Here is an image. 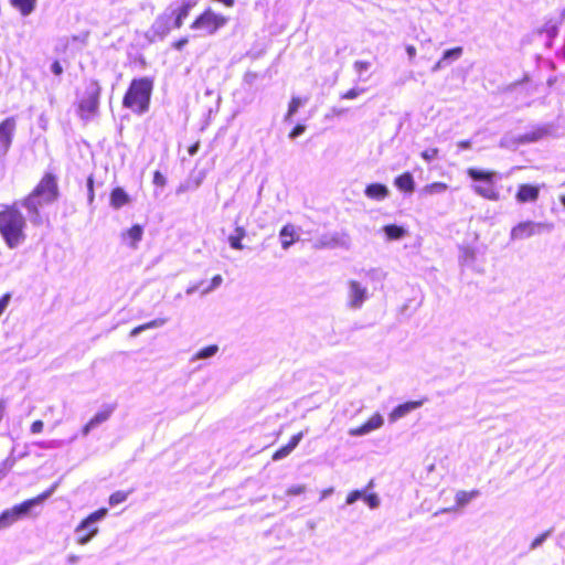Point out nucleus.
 <instances>
[{
	"mask_svg": "<svg viewBox=\"0 0 565 565\" xmlns=\"http://www.w3.org/2000/svg\"><path fill=\"white\" fill-rule=\"evenodd\" d=\"M57 196V180L53 174L46 173L34 190L21 201V205L28 211L30 222L34 225H41L43 220L39 209L53 203Z\"/></svg>",
	"mask_w": 565,
	"mask_h": 565,
	"instance_id": "obj_1",
	"label": "nucleus"
},
{
	"mask_svg": "<svg viewBox=\"0 0 565 565\" xmlns=\"http://www.w3.org/2000/svg\"><path fill=\"white\" fill-rule=\"evenodd\" d=\"M25 218L18 209V203L0 212V234L10 248H15L25 239Z\"/></svg>",
	"mask_w": 565,
	"mask_h": 565,
	"instance_id": "obj_2",
	"label": "nucleus"
},
{
	"mask_svg": "<svg viewBox=\"0 0 565 565\" xmlns=\"http://www.w3.org/2000/svg\"><path fill=\"white\" fill-rule=\"evenodd\" d=\"M153 84L148 77L135 78L126 92L122 105L134 113L141 115L148 111Z\"/></svg>",
	"mask_w": 565,
	"mask_h": 565,
	"instance_id": "obj_3",
	"label": "nucleus"
},
{
	"mask_svg": "<svg viewBox=\"0 0 565 565\" xmlns=\"http://www.w3.org/2000/svg\"><path fill=\"white\" fill-rule=\"evenodd\" d=\"M58 483L55 482L51 486L50 489L39 494L38 497L26 500L19 505L13 507L12 509L6 510L0 515V529H4L13 524L23 515H26L32 508L43 503L46 499H49L57 489Z\"/></svg>",
	"mask_w": 565,
	"mask_h": 565,
	"instance_id": "obj_4",
	"label": "nucleus"
},
{
	"mask_svg": "<svg viewBox=\"0 0 565 565\" xmlns=\"http://www.w3.org/2000/svg\"><path fill=\"white\" fill-rule=\"evenodd\" d=\"M467 175L471 180L480 182V184L473 185V191L476 194L489 201H498L500 199V193L494 183V179L497 177L495 171L468 168Z\"/></svg>",
	"mask_w": 565,
	"mask_h": 565,
	"instance_id": "obj_5",
	"label": "nucleus"
},
{
	"mask_svg": "<svg viewBox=\"0 0 565 565\" xmlns=\"http://www.w3.org/2000/svg\"><path fill=\"white\" fill-rule=\"evenodd\" d=\"M100 90L97 81H90L87 84L77 106V114L81 119L88 121L98 114Z\"/></svg>",
	"mask_w": 565,
	"mask_h": 565,
	"instance_id": "obj_6",
	"label": "nucleus"
},
{
	"mask_svg": "<svg viewBox=\"0 0 565 565\" xmlns=\"http://www.w3.org/2000/svg\"><path fill=\"white\" fill-rule=\"evenodd\" d=\"M106 515L107 509L102 508L83 520L75 529V533L77 534V543L81 545L87 544L98 532L96 523L103 520Z\"/></svg>",
	"mask_w": 565,
	"mask_h": 565,
	"instance_id": "obj_7",
	"label": "nucleus"
},
{
	"mask_svg": "<svg viewBox=\"0 0 565 565\" xmlns=\"http://www.w3.org/2000/svg\"><path fill=\"white\" fill-rule=\"evenodd\" d=\"M225 23V17L207 9L192 22L190 28L192 30L201 31L204 35H212Z\"/></svg>",
	"mask_w": 565,
	"mask_h": 565,
	"instance_id": "obj_8",
	"label": "nucleus"
},
{
	"mask_svg": "<svg viewBox=\"0 0 565 565\" xmlns=\"http://www.w3.org/2000/svg\"><path fill=\"white\" fill-rule=\"evenodd\" d=\"M545 228H550V226L544 223L524 221L512 227L510 236L513 241L525 239L540 234Z\"/></svg>",
	"mask_w": 565,
	"mask_h": 565,
	"instance_id": "obj_9",
	"label": "nucleus"
},
{
	"mask_svg": "<svg viewBox=\"0 0 565 565\" xmlns=\"http://www.w3.org/2000/svg\"><path fill=\"white\" fill-rule=\"evenodd\" d=\"M15 119L9 117L0 124V157H4L10 149L15 131Z\"/></svg>",
	"mask_w": 565,
	"mask_h": 565,
	"instance_id": "obj_10",
	"label": "nucleus"
},
{
	"mask_svg": "<svg viewBox=\"0 0 565 565\" xmlns=\"http://www.w3.org/2000/svg\"><path fill=\"white\" fill-rule=\"evenodd\" d=\"M173 18L174 13H170L168 9L162 14L157 17L151 26V32L153 35L158 36L159 39H163L171 31V29L174 28Z\"/></svg>",
	"mask_w": 565,
	"mask_h": 565,
	"instance_id": "obj_11",
	"label": "nucleus"
},
{
	"mask_svg": "<svg viewBox=\"0 0 565 565\" xmlns=\"http://www.w3.org/2000/svg\"><path fill=\"white\" fill-rule=\"evenodd\" d=\"M425 401H426V398H422V399H417V401H408V402L397 405L388 414L390 420L391 422L398 420L399 418L406 416L411 412L419 408L425 403Z\"/></svg>",
	"mask_w": 565,
	"mask_h": 565,
	"instance_id": "obj_12",
	"label": "nucleus"
},
{
	"mask_svg": "<svg viewBox=\"0 0 565 565\" xmlns=\"http://www.w3.org/2000/svg\"><path fill=\"white\" fill-rule=\"evenodd\" d=\"M383 417L381 414H373L365 423L361 426L350 429L349 434L351 436H361L369 434L375 429H379L383 425Z\"/></svg>",
	"mask_w": 565,
	"mask_h": 565,
	"instance_id": "obj_13",
	"label": "nucleus"
},
{
	"mask_svg": "<svg viewBox=\"0 0 565 565\" xmlns=\"http://www.w3.org/2000/svg\"><path fill=\"white\" fill-rule=\"evenodd\" d=\"M540 195V188L537 185L523 183L520 184L515 194L519 203L535 202Z\"/></svg>",
	"mask_w": 565,
	"mask_h": 565,
	"instance_id": "obj_14",
	"label": "nucleus"
},
{
	"mask_svg": "<svg viewBox=\"0 0 565 565\" xmlns=\"http://www.w3.org/2000/svg\"><path fill=\"white\" fill-rule=\"evenodd\" d=\"M196 4V0H188L184 2L181 7L178 9H171L169 8L168 11L170 13H174V22L173 25L175 29H179L182 26L184 19L188 18L191 9Z\"/></svg>",
	"mask_w": 565,
	"mask_h": 565,
	"instance_id": "obj_15",
	"label": "nucleus"
},
{
	"mask_svg": "<svg viewBox=\"0 0 565 565\" xmlns=\"http://www.w3.org/2000/svg\"><path fill=\"white\" fill-rule=\"evenodd\" d=\"M350 285V306L353 308H359L362 306L363 301L366 298V289L360 285V282L355 280H351Z\"/></svg>",
	"mask_w": 565,
	"mask_h": 565,
	"instance_id": "obj_16",
	"label": "nucleus"
},
{
	"mask_svg": "<svg viewBox=\"0 0 565 565\" xmlns=\"http://www.w3.org/2000/svg\"><path fill=\"white\" fill-rule=\"evenodd\" d=\"M302 436H303L302 431H299L296 435H294L286 445L279 447L273 454V459L280 460V459L287 457L298 446V444L302 439Z\"/></svg>",
	"mask_w": 565,
	"mask_h": 565,
	"instance_id": "obj_17",
	"label": "nucleus"
},
{
	"mask_svg": "<svg viewBox=\"0 0 565 565\" xmlns=\"http://www.w3.org/2000/svg\"><path fill=\"white\" fill-rule=\"evenodd\" d=\"M364 193L371 200L382 201L387 198L390 191L385 184L371 183L365 186Z\"/></svg>",
	"mask_w": 565,
	"mask_h": 565,
	"instance_id": "obj_18",
	"label": "nucleus"
},
{
	"mask_svg": "<svg viewBox=\"0 0 565 565\" xmlns=\"http://www.w3.org/2000/svg\"><path fill=\"white\" fill-rule=\"evenodd\" d=\"M395 186L405 193H412L415 190L414 178L411 172H404L394 179Z\"/></svg>",
	"mask_w": 565,
	"mask_h": 565,
	"instance_id": "obj_19",
	"label": "nucleus"
},
{
	"mask_svg": "<svg viewBox=\"0 0 565 565\" xmlns=\"http://www.w3.org/2000/svg\"><path fill=\"white\" fill-rule=\"evenodd\" d=\"M547 134H548V129L540 126L529 132L520 135L516 138V142L518 143L535 142V141L542 139L543 137H545Z\"/></svg>",
	"mask_w": 565,
	"mask_h": 565,
	"instance_id": "obj_20",
	"label": "nucleus"
},
{
	"mask_svg": "<svg viewBox=\"0 0 565 565\" xmlns=\"http://www.w3.org/2000/svg\"><path fill=\"white\" fill-rule=\"evenodd\" d=\"M279 236H280V242H281V246L284 248H288L290 245H292L298 236H297V232H296V228L294 225L291 224H287L285 225L281 230H280V233H279Z\"/></svg>",
	"mask_w": 565,
	"mask_h": 565,
	"instance_id": "obj_21",
	"label": "nucleus"
},
{
	"mask_svg": "<svg viewBox=\"0 0 565 565\" xmlns=\"http://www.w3.org/2000/svg\"><path fill=\"white\" fill-rule=\"evenodd\" d=\"M143 230L140 225H134L126 232L121 234V237L125 242H127L131 247H136L138 242L142 238Z\"/></svg>",
	"mask_w": 565,
	"mask_h": 565,
	"instance_id": "obj_22",
	"label": "nucleus"
},
{
	"mask_svg": "<svg viewBox=\"0 0 565 565\" xmlns=\"http://www.w3.org/2000/svg\"><path fill=\"white\" fill-rule=\"evenodd\" d=\"M129 203V196L121 188H116L110 194V205L114 209H120L121 206Z\"/></svg>",
	"mask_w": 565,
	"mask_h": 565,
	"instance_id": "obj_23",
	"label": "nucleus"
},
{
	"mask_svg": "<svg viewBox=\"0 0 565 565\" xmlns=\"http://www.w3.org/2000/svg\"><path fill=\"white\" fill-rule=\"evenodd\" d=\"M166 323H167L166 318H158V319L151 320L147 323H143V324H140V326L134 328L130 332V337H137L142 331H146L148 329H153V328H160V327L164 326Z\"/></svg>",
	"mask_w": 565,
	"mask_h": 565,
	"instance_id": "obj_24",
	"label": "nucleus"
},
{
	"mask_svg": "<svg viewBox=\"0 0 565 565\" xmlns=\"http://www.w3.org/2000/svg\"><path fill=\"white\" fill-rule=\"evenodd\" d=\"M11 4L17 8L22 15H29L35 8L36 0H10Z\"/></svg>",
	"mask_w": 565,
	"mask_h": 565,
	"instance_id": "obj_25",
	"label": "nucleus"
},
{
	"mask_svg": "<svg viewBox=\"0 0 565 565\" xmlns=\"http://www.w3.org/2000/svg\"><path fill=\"white\" fill-rule=\"evenodd\" d=\"M386 237L391 241H396L405 236L406 231L396 224H388L383 227Z\"/></svg>",
	"mask_w": 565,
	"mask_h": 565,
	"instance_id": "obj_26",
	"label": "nucleus"
},
{
	"mask_svg": "<svg viewBox=\"0 0 565 565\" xmlns=\"http://www.w3.org/2000/svg\"><path fill=\"white\" fill-rule=\"evenodd\" d=\"M462 54V47L456 46L444 52L443 57L435 64L434 70L441 67L443 63L448 58H459Z\"/></svg>",
	"mask_w": 565,
	"mask_h": 565,
	"instance_id": "obj_27",
	"label": "nucleus"
},
{
	"mask_svg": "<svg viewBox=\"0 0 565 565\" xmlns=\"http://www.w3.org/2000/svg\"><path fill=\"white\" fill-rule=\"evenodd\" d=\"M479 494L478 490H471V491H458L456 493V503L457 507H463L467 503H469L473 498H476Z\"/></svg>",
	"mask_w": 565,
	"mask_h": 565,
	"instance_id": "obj_28",
	"label": "nucleus"
},
{
	"mask_svg": "<svg viewBox=\"0 0 565 565\" xmlns=\"http://www.w3.org/2000/svg\"><path fill=\"white\" fill-rule=\"evenodd\" d=\"M218 351V347L216 344H212V345H209L206 348H203L201 349L200 351H198L192 360L195 361V360H204V359H210L212 356H214Z\"/></svg>",
	"mask_w": 565,
	"mask_h": 565,
	"instance_id": "obj_29",
	"label": "nucleus"
},
{
	"mask_svg": "<svg viewBox=\"0 0 565 565\" xmlns=\"http://www.w3.org/2000/svg\"><path fill=\"white\" fill-rule=\"evenodd\" d=\"M306 99H301L300 97H292L288 104V110L285 115V120L290 121L292 116L297 113L298 108L305 103Z\"/></svg>",
	"mask_w": 565,
	"mask_h": 565,
	"instance_id": "obj_30",
	"label": "nucleus"
},
{
	"mask_svg": "<svg viewBox=\"0 0 565 565\" xmlns=\"http://www.w3.org/2000/svg\"><path fill=\"white\" fill-rule=\"evenodd\" d=\"M115 406L108 405L104 407L102 411L97 412L92 420L98 426L102 423L106 422L110 415L113 414Z\"/></svg>",
	"mask_w": 565,
	"mask_h": 565,
	"instance_id": "obj_31",
	"label": "nucleus"
},
{
	"mask_svg": "<svg viewBox=\"0 0 565 565\" xmlns=\"http://www.w3.org/2000/svg\"><path fill=\"white\" fill-rule=\"evenodd\" d=\"M448 189V185L444 182H433L426 184L423 189V192L426 194H435L445 192Z\"/></svg>",
	"mask_w": 565,
	"mask_h": 565,
	"instance_id": "obj_32",
	"label": "nucleus"
},
{
	"mask_svg": "<svg viewBox=\"0 0 565 565\" xmlns=\"http://www.w3.org/2000/svg\"><path fill=\"white\" fill-rule=\"evenodd\" d=\"M244 235H245L244 228L243 227H237L235 230V234H232V235L228 236L230 245L233 248L241 249L242 248L241 239L244 237Z\"/></svg>",
	"mask_w": 565,
	"mask_h": 565,
	"instance_id": "obj_33",
	"label": "nucleus"
},
{
	"mask_svg": "<svg viewBox=\"0 0 565 565\" xmlns=\"http://www.w3.org/2000/svg\"><path fill=\"white\" fill-rule=\"evenodd\" d=\"M129 492L116 491L109 497V504L111 507L122 503L127 500Z\"/></svg>",
	"mask_w": 565,
	"mask_h": 565,
	"instance_id": "obj_34",
	"label": "nucleus"
},
{
	"mask_svg": "<svg viewBox=\"0 0 565 565\" xmlns=\"http://www.w3.org/2000/svg\"><path fill=\"white\" fill-rule=\"evenodd\" d=\"M364 92V88L359 87H352L348 89L347 92L342 93L340 95L341 99H355L358 98L362 93Z\"/></svg>",
	"mask_w": 565,
	"mask_h": 565,
	"instance_id": "obj_35",
	"label": "nucleus"
},
{
	"mask_svg": "<svg viewBox=\"0 0 565 565\" xmlns=\"http://www.w3.org/2000/svg\"><path fill=\"white\" fill-rule=\"evenodd\" d=\"M223 281V278L221 275H216L212 278L211 282L202 289V295H206L217 288Z\"/></svg>",
	"mask_w": 565,
	"mask_h": 565,
	"instance_id": "obj_36",
	"label": "nucleus"
},
{
	"mask_svg": "<svg viewBox=\"0 0 565 565\" xmlns=\"http://www.w3.org/2000/svg\"><path fill=\"white\" fill-rule=\"evenodd\" d=\"M363 495H365V491L364 490H353V491L348 493L347 499H345V503L347 504H353L355 501H358L360 499L363 500Z\"/></svg>",
	"mask_w": 565,
	"mask_h": 565,
	"instance_id": "obj_37",
	"label": "nucleus"
},
{
	"mask_svg": "<svg viewBox=\"0 0 565 565\" xmlns=\"http://www.w3.org/2000/svg\"><path fill=\"white\" fill-rule=\"evenodd\" d=\"M438 153H439L438 148H428V149H425L420 153V156L425 161L430 162L438 157Z\"/></svg>",
	"mask_w": 565,
	"mask_h": 565,
	"instance_id": "obj_38",
	"label": "nucleus"
},
{
	"mask_svg": "<svg viewBox=\"0 0 565 565\" xmlns=\"http://www.w3.org/2000/svg\"><path fill=\"white\" fill-rule=\"evenodd\" d=\"M363 500L371 509H375L380 504L379 497L375 493H365V495H363Z\"/></svg>",
	"mask_w": 565,
	"mask_h": 565,
	"instance_id": "obj_39",
	"label": "nucleus"
},
{
	"mask_svg": "<svg viewBox=\"0 0 565 565\" xmlns=\"http://www.w3.org/2000/svg\"><path fill=\"white\" fill-rule=\"evenodd\" d=\"M353 67L359 75H362L363 72L371 67V63L367 61H355Z\"/></svg>",
	"mask_w": 565,
	"mask_h": 565,
	"instance_id": "obj_40",
	"label": "nucleus"
},
{
	"mask_svg": "<svg viewBox=\"0 0 565 565\" xmlns=\"http://www.w3.org/2000/svg\"><path fill=\"white\" fill-rule=\"evenodd\" d=\"M11 300V294L7 292L0 298V316L6 311Z\"/></svg>",
	"mask_w": 565,
	"mask_h": 565,
	"instance_id": "obj_41",
	"label": "nucleus"
},
{
	"mask_svg": "<svg viewBox=\"0 0 565 565\" xmlns=\"http://www.w3.org/2000/svg\"><path fill=\"white\" fill-rule=\"evenodd\" d=\"M306 130L305 125L297 124L289 132V138L294 139L300 136Z\"/></svg>",
	"mask_w": 565,
	"mask_h": 565,
	"instance_id": "obj_42",
	"label": "nucleus"
},
{
	"mask_svg": "<svg viewBox=\"0 0 565 565\" xmlns=\"http://www.w3.org/2000/svg\"><path fill=\"white\" fill-rule=\"evenodd\" d=\"M153 183L156 185L163 186L166 184V178L159 171H156L153 175Z\"/></svg>",
	"mask_w": 565,
	"mask_h": 565,
	"instance_id": "obj_43",
	"label": "nucleus"
},
{
	"mask_svg": "<svg viewBox=\"0 0 565 565\" xmlns=\"http://www.w3.org/2000/svg\"><path fill=\"white\" fill-rule=\"evenodd\" d=\"M43 429V422L42 420H35L32 425H31V431L33 434H39L41 433Z\"/></svg>",
	"mask_w": 565,
	"mask_h": 565,
	"instance_id": "obj_44",
	"label": "nucleus"
},
{
	"mask_svg": "<svg viewBox=\"0 0 565 565\" xmlns=\"http://www.w3.org/2000/svg\"><path fill=\"white\" fill-rule=\"evenodd\" d=\"M97 427V425L90 419L82 429V434L87 436L92 429Z\"/></svg>",
	"mask_w": 565,
	"mask_h": 565,
	"instance_id": "obj_45",
	"label": "nucleus"
},
{
	"mask_svg": "<svg viewBox=\"0 0 565 565\" xmlns=\"http://www.w3.org/2000/svg\"><path fill=\"white\" fill-rule=\"evenodd\" d=\"M87 188H88V201L92 203L94 201V189H93V179L88 178L87 180Z\"/></svg>",
	"mask_w": 565,
	"mask_h": 565,
	"instance_id": "obj_46",
	"label": "nucleus"
},
{
	"mask_svg": "<svg viewBox=\"0 0 565 565\" xmlns=\"http://www.w3.org/2000/svg\"><path fill=\"white\" fill-rule=\"evenodd\" d=\"M203 284H204V281H200L199 284H194V285L188 287L185 290V294L186 295L194 294L196 290H199L203 286Z\"/></svg>",
	"mask_w": 565,
	"mask_h": 565,
	"instance_id": "obj_47",
	"label": "nucleus"
},
{
	"mask_svg": "<svg viewBox=\"0 0 565 565\" xmlns=\"http://www.w3.org/2000/svg\"><path fill=\"white\" fill-rule=\"evenodd\" d=\"M51 71L55 74V75H61L63 73V67L62 65L60 64V62L55 61L52 66H51Z\"/></svg>",
	"mask_w": 565,
	"mask_h": 565,
	"instance_id": "obj_48",
	"label": "nucleus"
},
{
	"mask_svg": "<svg viewBox=\"0 0 565 565\" xmlns=\"http://www.w3.org/2000/svg\"><path fill=\"white\" fill-rule=\"evenodd\" d=\"M188 44V39L183 38L173 43L174 49L182 50Z\"/></svg>",
	"mask_w": 565,
	"mask_h": 565,
	"instance_id": "obj_49",
	"label": "nucleus"
},
{
	"mask_svg": "<svg viewBox=\"0 0 565 565\" xmlns=\"http://www.w3.org/2000/svg\"><path fill=\"white\" fill-rule=\"evenodd\" d=\"M457 146L461 150L469 149L471 147V141L468 140V139L467 140H460V141H458Z\"/></svg>",
	"mask_w": 565,
	"mask_h": 565,
	"instance_id": "obj_50",
	"label": "nucleus"
},
{
	"mask_svg": "<svg viewBox=\"0 0 565 565\" xmlns=\"http://www.w3.org/2000/svg\"><path fill=\"white\" fill-rule=\"evenodd\" d=\"M61 445H62V443L58 440H51L49 443L43 444L42 446L45 448H55V447H60Z\"/></svg>",
	"mask_w": 565,
	"mask_h": 565,
	"instance_id": "obj_51",
	"label": "nucleus"
},
{
	"mask_svg": "<svg viewBox=\"0 0 565 565\" xmlns=\"http://www.w3.org/2000/svg\"><path fill=\"white\" fill-rule=\"evenodd\" d=\"M303 491H305V487L299 486V487L289 489L288 493H290V494H299V493H301Z\"/></svg>",
	"mask_w": 565,
	"mask_h": 565,
	"instance_id": "obj_52",
	"label": "nucleus"
},
{
	"mask_svg": "<svg viewBox=\"0 0 565 565\" xmlns=\"http://www.w3.org/2000/svg\"><path fill=\"white\" fill-rule=\"evenodd\" d=\"M78 561H79V556H77L75 554H71V555L67 556V563L68 564L74 565V564L78 563Z\"/></svg>",
	"mask_w": 565,
	"mask_h": 565,
	"instance_id": "obj_53",
	"label": "nucleus"
},
{
	"mask_svg": "<svg viewBox=\"0 0 565 565\" xmlns=\"http://www.w3.org/2000/svg\"><path fill=\"white\" fill-rule=\"evenodd\" d=\"M199 148H200V145L199 142L192 145L190 148H189V154L190 156H194L198 151H199Z\"/></svg>",
	"mask_w": 565,
	"mask_h": 565,
	"instance_id": "obj_54",
	"label": "nucleus"
},
{
	"mask_svg": "<svg viewBox=\"0 0 565 565\" xmlns=\"http://www.w3.org/2000/svg\"><path fill=\"white\" fill-rule=\"evenodd\" d=\"M545 534H542L540 535L539 537H536L533 542H532V547H536L537 545H540L544 540H545Z\"/></svg>",
	"mask_w": 565,
	"mask_h": 565,
	"instance_id": "obj_55",
	"label": "nucleus"
},
{
	"mask_svg": "<svg viewBox=\"0 0 565 565\" xmlns=\"http://www.w3.org/2000/svg\"><path fill=\"white\" fill-rule=\"evenodd\" d=\"M406 52L411 58H414L416 55V49L413 45H408Z\"/></svg>",
	"mask_w": 565,
	"mask_h": 565,
	"instance_id": "obj_56",
	"label": "nucleus"
},
{
	"mask_svg": "<svg viewBox=\"0 0 565 565\" xmlns=\"http://www.w3.org/2000/svg\"><path fill=\"white\" fill-rule=\"evenodd\" d=\"M561 202H562V204L565 206V195H563V196L561 198Z\"/></svg>",
	"mask_w": 565,
	"mask_h": 565,
	"instance_id": "obj_57",
	"label": "nucleus"
},
{
	"mask_svg": "<svg viewBox=\"0 0 565 565\" xmlns=\"http://www.w3.org/2000/svg\"><path fill=\"white\" fill-rule=\"evenodd\" d=\"M562 15H564V17H565V10L562 12Z\"/></svg>",
	"mask_w": 565,
	"mask_h": 565,
	"instance_id": "obj_58",
	"label": "nucleus"
}]
</instances>
